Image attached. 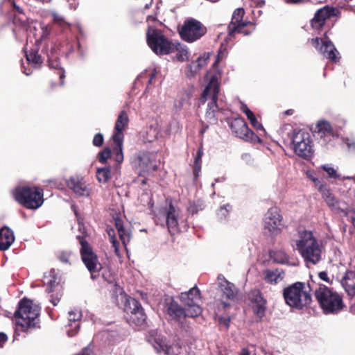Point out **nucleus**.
I'll use <instances>...</instances> for the list:
<instances>
[{"instance_id": "nucleus-1", "label": "nucleus", "mask_w": 355, "mask_h": 355, "mask_svg": "<svg viewBox=\"0 0 355 355\" xmlns=\"http://www.w3.org/2000/svg\"><path fill=\"white\" fill-rule=\"evenodd\" d=\"M314 295L325 315H337L346 308L343 295L324 284L318 285Z\"/></svg>"}, {"instance_id": "nucleus-2", "label": "nucleus", "mask_w": 355, "mask_h": 355, "mask_svg": "<svg viewBox=\"0 0 355 355\" xmlns=\"http://www.w3.org/2000/svg\"><path fill=\"white\" fill-rule=\"evenodd\" d=\"M297 250L306 263L316 264L322 259V248L311 231H298L295 240Z\"/></svg>"}, {"instance_id": "nucleus-3", "label": "nucleus", "mask_w": 355, "mask_h": 355, "mask_svg": "<svg viewBox=\"0 0 355 355\" xmlns=\"http://www.w3.org/2000/svg\"><path fill=\"white\" fill-rule=\"evenodd\" d=\"M40 307L37 304H34L33 300L24 297L19 301L14 316L21 331L26 332L32 329L40 328Z\"/></svg>"}, {"instance_id": "nucleus-4", "label": "nucleus", "mask_w": 355, "mask_h": 355, "mask_svg": "<svg viewBox=\"0 0 355 355\" xmlns=\"http://www.w3.org/2000/svg\"><path fill=\"white\" fill-rule=\"evenodd\" d=\"M283 297L287 305L297 309H302L312 302L310 288L306 289L305 283L295 282L283 289Z\"/></svg>"}, {"instance_id": "nucleus-5", "label": "nucleus", "mask_w": 355, "mask_h": 355, "mask_svg": "<svg viewBox=\"0 0 355 355\" xmlns=\"http://www.w3.org/2000/svg\"><path fill=\"white\" fill-rule=\"evenodd\" d=\"M44 191L39 187H20L15 189V200L23 207L36 209L44 202Z\"/></svg>"}, {"instance_id": "nucleus-6", "label": "nucleus", "mask_w": 355, "mask_h": 355, "mask_svg": "<svg viewBox=\"0 0 355 355\" xmlns=\"http://www.w3.org/2000/svg\"><path fill=\"white\" fill-rule=\"evenodd\" d=\"M76 239L80 245V254L81 260L89 272L91 278L96 279L99 277V272L103 268L98 257L84 236L78 235Z\"/></svg>"}, {"instance_id": "nucleus-7", "label": "nucleus", "mask_w": 355, "mask_h": 355, "mask_svg": "<svg viewBox=\"0 0 355 355\" xmlns=\"http://www.w3.org/2000/svg\"><path fill=\"white\" fill-rule=\"evenodd\" d=\"M220 92L219 84L217 78L212 76L202 92L201 101L205 102L207 97L210 95L211 101L207 105V109L205 113V119L209 124H216L218 123L217 113L220 108L218 105V96Z\"/></svg>"}, {"instance_id": "nucleus-8", "label": "nucleus", "mask_w": 355, "mask_h": 355, "mask_svg": "<svg viewBox=\"0 0 355 355\" xmlns=\"http://www.w3.org/2000/svg\"><path fill=\"white\" fill-rule=\"evenodd\" d=\"M146 42L151 50L158 55L174 53L177 46L160 30L152 27H148L146 32Z\"/></svg>"}, {"instance_id": "nucleus-9", "label": "nucleus", "mask_w": 355, "mask_h": 355, "mask_svg": "<svg viewBox=\"0 0 355 355\" xmlns=\"http://www.w3.org/2000/svg\"><path fill=\"white\" fill-rule=\"evenodd\" d=\"M129 118L125 111H121L116 119L114 134L112 137L114 142L113 156L114 159L121 164L123 161V143L124 139L123 130L128 127Z\"/></svg>"}, {"instance_id": "nucleus-10", "label": "nucleus", "mask_w": 355, "mask_h": 355, "mask_svg": "<svg viewBox=\"0 0 355 355\" xmlns=\"http://www.w3.org/2000/svg\"><path fill=\"white\" fill-rule=\"evenodd\" d=\"M310 134L304 130H294L291 137V144L295 153L304 159L311 157L312 148Z\"/></svg>"}, {"instance_id": "nucleus-11", "label": "nucleus", "mask_w": 355, "mask_h": 355, "mask_svg": "<svg viewBox=\"0 0 355 355\" xmlns=\"http://www.w3.org/2000/svg\"><path fill=\"white\" fill-rule=\"evenodd\" d=\"M180 300L187 308V315L189 318L197 317L202 313V308L199 305L201 300L200 291L196 286L190 288L187 292L181 293Z\"/></svg>"}, {"instance_id": "nucleus-12", "label": "nucleus", "mask_w": 355, "mask_h": 355, "mask_svg": "<svg viewBox=\"0 0 355 355\" xmlns=\"http://www.w3.org/2000/svg\"><path fill=\"white\" fill-rule=\"evenodd\" d=\"M232 132L238 137L252 144H261L262 140L252 130L244 119L241 117L236 118L232 120L230 124Z\"/></svg>"}, {"instance_id": "nucleus-13", "label": "nucleus", "mask_w": 355, "mask_h": 355, "mask_svg": "<svg viewBox=\"0 0 355 355\" xmlns=\"http://www.w3.org/2000/svg\"><path fill=\"white\" fill-rule=\"evenodd\" d=\"M179 33L183 40L193 42L204 35L206 29L200 21L191 19L184 21Z\"/></svg>"}, {"instance_id": "nucleus-14", "label": "nucleus", "mask_w": 355, "mask_h": 355, "mask_svg": "<svg viewBox=\"0 0 355 355\" xmlns=\"http://www.w3.org/2000/svg\"><path fill=\"white\" fill-rule=\"evenodd\" d=\"M282 220L279 209L277 207H270L265 214L264 229L269 233L276 235L281 232Z\"/></svg>"}, {"instance_id": "nucleus-15", "label": "nucleus", "mask_w": 355, "mask_h": 355, "mask_svg": "<svg viewBox=\"0 0 355 355\" xmlns=\"http://www.w3.org/2000/svg\"><path fill=\"white\" fill-rule=\"evenodd\" d=\"M179 210L175 207L172 202L166 207L159 209V212L165 219L166 225L168 232L171 235H174L180 230L178 216Z\"/></svg>"}, {"instance_id": "nucleus-16", "label": "nucleus", "mask_w": 355, "mask_h": 355, "mask_svg": "<svg viewBox=\"0 0 355 355\" xmlns=\"http://www.w3.org/2000/svg\"><path fill=\"white\" fill-rule=\"evenodd\" d=\"M338 10L334 7L325 6L318 10L311 20V26L315 30H320L327 19L336 15Z\"/></svg>"}, {"instance_id": "nucleus-17", "label": "nucleus", "mask_w": 355, "mask_h": 355, "mask_svg": "<svg viewBox=\"0 0 355 355\" xmlns=\"http://www.w3.org/2000/svg\"><path fill=\"white\" fill-rule=\"evenodd\" d=\"M249 299L251 302L255 304L253 311L254 313L259 318H262L266 313L267 308V300L263 297L261 291L258 288L250 291Z\"/></svg>"}, {"instance_id": "nucleus-18", "label": "nucleus", "mask_w": 355, "mask_h": 355, "mask_svg": "<svg viewBox=\"0 0 355 355\" xmlns=\"http://www.w3.org/2000/svg\"><path fill=\"white\" fill-rule=\"evenodd\" d=\"M49 277L50 279L47 282L46 291L48 293H53L51 295L50 301L54 306H56L62 295V286L60 284V279L55 275L54 271L49 272Z\"/></svg>"}, {"instance_id": "nucleus-19", "label": "nucleus", "mask_w": 355, "mask_h": 355, "mask_svg": "<svg viewBox=\"0 0 355 355\" xmlns=\"http://www.w3.org/2000/svg\"><path fill=\"white\" fill-rule=\"evenodd\" d=\"M166 313L170 320L181 324L182 327H183V321L187 317H189L187 308H182L173 300L166 304Z\"/></svg>"}, {"instance_id": "nucleus-20", "label": "nucleus", "mask_w": 355, "mask_h": 355, "mask_svg": "<svg viewBox=\"0 0 355 355\" xmlns=\"http://www.w3.org/2000/svg\"><path fill=\"white\" fill-rule=\"evenodd\" d=\"M317 135L322 145H327L334 139L337 138L338 135L334 130L329 122L320 121L317 123Z\"/></svg>"}, {"instance_id": "nucleus-21", "label": "nucleus", "mask_w": 355, "mask_h": 355, "mask_svg": "<svg viewBox=\"0 0 355 355\" xmlns=\"http://www.w3.org/2000/svg\"><path fill=\"white\" fill-rule=\"evenodd\" d=\"M67 187L80 196H87L89 189L83 178L78 176H72L67 181Z\"/></svg>"}, {"instance_id": "nucleus-22", "label": "nucleus", "mask_w": 355, "mask_h": 355, "mask_svg": "<svg viewBox=\"0 0 355 355\" xmlns=\"http://www.w3.org/2000/svg\"><path fill=\"white\" fill-rule=\"evenodd\" d=\"M340 284L349 297H355V272L354 271L347 270L340 280Z\"/></svg>"}, {"instance_id": "nucleus-23", "label": "nucleus", "mask_w": 355, "mask_h": 355, "mask_svg": "<svg viewBox=\"0 0 355 355\" xmlns=\"http://www.w3.org/2000/svg\"><path fill=\"white\" fill-rule=\"evenodd\" d=\"M255 30V24L248 21L241 24L236 29H231L227 31V39L230 40L234 37L237 33L243 34L245 36L250 35Z\"/></svg>"}, {"instance_id": "nucleus-24", "label": "nucleus", "mask_w": 355, "mask_h": 355, "mask_svg": "<svg viewBox=\"0 0 355 355\" xmlns=\"http://www.w3.org/2000/svg\"><path fill=\"white\" fill-rule=\"evenodd\" d=\"M320 53L331 62L336 63L340 60L339 52L329 40L323 42V49Z\"/></svg>"}, {"instance_id": "nucleus-25", "label": "nucleus", "mask_w": 355, "mask_h": 355, "mask_svg": "<svg viewBox=\"0 0 355 355\" xmlns=\"http://www.w3.org/2000/svg\"><path fill=\"white\" fill-rule=\"evenodd\" d=\"M15 241L13 232L7 227L0 230V251L8 250Z\"/></svg>"}, {"instance_id": "nucleus-26", "label": "nucleus", "mask_w": 355, "mask_h": 355, "mask_svg": "<svg viewBox=\"0 0 355 355\" xmlns=\"http://www.w3.org/2000/svg\"><path fill=\"white\" fill-rule=\"evenodd\" d=\"M218 279L219 280H222L219 283V287L223 294V296L228 300H234L237 293L234 284L228 282L223 277V278H220V276H218Z\"/></svg>"}, {"instance_id": "nucleus-27", "label": "nucleus", "mask_w": 355, "mask_h": 355, "mask_svg": "<svg viewBox=\"0 0 355 355\" xmlns=\"http://www.w3.org/2000/svg\"><path fill=\"white\" fill-rule=\"evenodd\" d=\"M284 271L282 269L266 270L264 279L270 284H277L284 278Z\"/></svg>"}, {"instance_id": "nucleus-28", "label": "nucleus", "mask_w": 355, "mask_h": 355, "mask_svg": "<svg viewBox=\"0 0 355 355\" xmlns=\"http://www.w3.org/2000/svg\"><path fill=\"white\" fill-rule=\"evenodd\" d=\"M127 322L130 325H135L137 327H141L146 323V315L144 312V309H140L137 313H133L130 316H125Z\"/></svg>"}, {"instance_id": "nucleus-29", "label": "nucleus", "mask_w": 355, "mask_h": 355, "mask_svg": "<svg viewBox=\"0 0 355 355\" xmlns=\"http://www.w3.org/2000/svg\"><path fill=\"white\" fill-rule=\"evenodd\" d=\"M245 10L242 8H236L232 16L231 21L227 26V31L234 28L236 29L241 24L248 21L243 20Z\"/></svg>"}, {"instance_id": "nucleus-30", "label": "nucleus", "mask_w": 355, "mask_h": 355, "mask_svg": "<svg viewBox=\"0 0 355 355\" xmlns=\"http://www.w3.org/2000/svg\"><path fill=\"white\" fill-rule=\"evenodd\" d=\"M140 309H143L140 302L133 297H125V301L124 304V312L125 313V316H130L133 313H137L138 310Z\"/></svg>"}, {"instance_id": "nucleus-31", "label": "nucleus", "mask_w": 355, "mask_h": 355, "mask_svg": "<svg viewBox=\"0 0 355 355\" xmlns=\"http://www.w3.org/2000/svg\"><path fill=\"white\" fill-rule=\"evenodd\" d=\"M241 110L245 114L252 127L257 130H261L264 131L263 125L257 121L254 113L249 109L246 104H241Z\"/></svg>"}, {"instance_id": "nucleus-32", "label": "nucleus", "mask_w": 355, "mask_h": 355, "mask_svg": "<svg viewBox=\"0 0 355 355\" xmlns=\"http://www.w3.org/2000/svg\"><path fill=\"white\" fill-rule=\"evenodd\" d=\"M114 225L117 230L118 234L122 243L125 246L130 240V234L123 227V222L120 218H114Z\"/></svg>"}, {"instance_id": "nucleus-33", "label": "nucleus", "mask_w": 355, "mask_h": 355, "mask_svg": "<svg viewBox=\"0 0 355 355\" xmlns=\"http://www.w3.org/2000/svg\"><path fill=\"white\" fill-rule=\"evenodd\" d=\"M25 56L29 63L40 67L43 62L42 56L38 53L37 46L31 49L28 52L26 51Z\"/></svg>"}, {"instance_id": "nucleus-34", "label": "nucleus", "mask_w": 355, "mask_h": 355, "mask_svg": "<svg viewBox=\"0 0 355 355\" xmlns=\"http://www.w3.org/2000/svg\"><path fill=\"white\" fill-rule=\"evenodd\" d=\"M269 256L270 259L277 263L283 264L288 261L287 254L282 250H271Z\"/></svg>"}, {"instance_id": "nucleus-35", "label": "nucleus", "mask_w": 355, "mask_h": 355, "mask_svg": "<svg viewBox=\"0 0 355 355\" xmlns=\"http://www.w3.org/2000/svg\"><path fill=\"white\" fill-rule=\"evenodd\" d=\"M322 198L324 200L327 205L331 209H334L338 204V200L336 198L334 195L331 192L329 189H327L324 190L323 192L321 193Z\"/></svg>"}, {"instance_id": "nucleus-36", "label": "nucleus", "mask_w": 355, "mask_h": 355, "mask_svg": "<svg viewBox=\"0 0 355 355\" xmlns=\"http://www.w3.org/2000/svg\"><path fill=\"white\" fill-rule=\"evenodd\" d=\"M176 45V49L175 51H177L175 58L179 62H184L189 60V54L185 46H183L180 43L176 42L174 43Z\"/></svg>"}, {"instance_id": "nucleus-37", "label": "nucleus", "mask_w": 355, "mask_h": 355, "mask_svg": "<svg viewBox=\"0 0 355 355\" xmlns=\"http://www.w3.org/2000/svg\"><path fill=\"white\" fill-rule=\"evenodd\" d=\"M137 159L140 167H148L151 162V153L147 151L140 152L137 155Z\"/></svg>"}, {"instance_id": "nucleus-38", "label": "nucleus", "mask_w": 355, "mask_h": 355, "mask_svg": "<svg viewBox=\"0 0 355 355\" xmlns=\"http://www.w3.org/2000/svg\"><path fill=\"white\" fill-rule=\"evenodd\" d=\"M113 153H114V147L112 148V150L110 147L104 148L103 150H101L98 153V158L99 162H101V164H105L108 159H110L111 157L114 159V156H113ZM114 160L118 164H119L115 159H114Z\"/></svg>"}, {"instance_id": "nucleus-39", "label": "nucleus", "mask_w": 355, "mask_h": 355, "mask_svg": "<svg viewBox=\"0 0 355 355\" xmlns=\"http://www.w3.org/2000/svg\"><path fill=\"white\" fill-rule=\"evenodd\" d=\"M68 319L69 322V325L72 326V322L74 324V329H79L80 327V321L82 318V313L80 311L74 310L69 312Z\"/></svg>"}, {"instance_id": "nucleus-40", "label": "nucleus", "mask_w": 355, "mask_h": 355, "mask_svg": "<svg viewBox=\"0 0 355 355\" xmlns=\"http://www.w3.org/2000/svg\"><path fill=\"white\" fill-rule=\"evenodd\" d=\"M96 178L99 182H107L111 178L110 168L109 167L98 168L96 171Z\"/></svg>"}, {"instance_id": "nucleus-41", "label": "nucleus", "mask_w": 355, "mask_h": 355, "mask_svg": "<svg viewBox=\"0 0 355 355\" xmlns=\"http://www.w3.org/2000/svg\"><path fill=\"white\" fill-rule=\"evenodd\" d=\"M12 4L13 6L15 18H16L17 14H18L19 15V20L23 24L26 23L27 21V18L23 12V9L20 6L17 5L15 1L12 2Z\"/></svg>"}, {"instance_id": "nucleus-42", "label": "nucleus", "mask_w": 355, "mask_h": 355, "mask_svg": "<svg viewBox=\"0 0 355 355\" xmlns=\"http://www.w3.org/2000/svg\"><path fill=\"white\" fill-rule=\"evenodd\" d=\"M52 17L53 22L60 27L64 28L69 26V24L66 21L65 19L60 15L53 12L52 13Z\"/></svg>"}, {"instance_id": "nucleus-43", "label": "nucleus", "mask_w": 355, "mask_h": 355, "mask_svg": "<svg viewBox=\"0 0 355 355\" xmlns=\"http://www.w3.org/2000/svg\"><path fill=\"white\" fill-rule=\"evenodd\" d=\"M200 70V69L196 64V61H193L188 66V73H187V76L189 78L194 77Z\"/></svg>"}, {"instance_id": "nucleus-44", "label": "nucleus", "mask_w": 355, "mask_h": 355, "mask_svg": "<svg viewBox=\"0 0 355 355\" xmlns=\"http://www.w3.org/2000/svg\"><path fill=\"white\" fill-rule=\"evenodd\" d=\"M168 346L162 339L156 340L154 344V347L158 352H164Z\"/></svg>"}, {"instance_id": "nucleus-45", "label": "nucleus", "mask_w": 355, "mask_h": 355, "mask_svg": "<svg viewBox=\"0 0 355 355\" xmlns=\"http://www.w3.org/2000/svg\"><path fill=\"white\" fill-rule=\"evenodd\" d=\"M321 168L327 173L329 178L336 179L338 178L336 171L329 165H322Z\"/></svg>"}, {"instance_id": "nucleus-46", "label": "nucleus", "mask_w": 355, "mask_h": 355, "mask_svg": "<svg viewBox=\"0 0 355 355\" xmlns=\"http://www.w3.org/2000/svg\"><path fill=\"white\" fill-rule=\"evenodd\" d=\"M51 33V29L47 26L42 27V34L38 40H36V43L42 42L46 40Z\"/></svg>"}, {"instance_id": "nucleus-47", "label": "nucleus", "mask_w": 355, "mask_h": 355, "mask_svg": "<svg viewBox=\"0 0 355 355\" xmlns=\"http://www.w3.org/2000/svg\"><path fill=\"white\" fill-rule=\"evenodd\" d=\"M323 42L319 37L312 38L310 40L311 45L318 51L321 52L323 49Z\"/></svg>"}, {"instance_id": "nucleus-48", "label": "nucleus", "mask_w": 355, "mask_h": 355, "mask_svg": "<svg viewBox=\"0 0 355 355\" xmlns=\"http://www.w3.org/2000/svg\"><path fill=\"white\" fill-rule=\"evenodd\" d=\"M104 137L103 134L97 133L94 135L92 141V144L94 146L101 147L103 145Z\"/></svg>"}, {"instance_id": "nucleus-49", "label": "nucleus", "mask_w": 355, "mask_h": 355, "mask_svg": "<svg viewBox=\"0 0 355 355\" xmlns=\"http://www.w3.org/2000/svg\"><path fill=\"white\" fill-rule=\"evenodd\" d=\"M312 181L315 183V187H317L320 193L323 192L324 190L328 189L326 183L319 179H312Z\"/></svg>"}, {"instance_id": "nucleus-50", "label": "nucleus", "mask_w": 355, "mask_h": 355, "mask_svg": "<svg viewBox=\"0 0 355 355\" xmlns=\"http://www.w3.org/2000/svg\"><path fill=\"white\" fill-rule=\"evenodd\" d=\"M71 256V252L63 251L61 252L58 255L59 260L64 263H69V258Z\"/></svg>"}, {"instance_id": "nucleus-51", "label": "nucleus", "mask_w": 355, "mask_h": 355, "mask_svg": "<svg viewBox=\"0 0 355 355\" xmlns=\"http://www.w3.org/2000/svg\"><path fill=\"white\" fill-rule=\"evenodd\" d=\"M209 59V57H202V56H200L199 58H197L196 61V64L198 66V67L200 68V69H201L203 67H205V65H207V60Z\"/></svg>"}, {"instance_id": "nucleus-52", "label": "nucleus", "mask_w": 355, "mask_h": 355, "mask_svg": "<svg viewBox=\"0 0 355 355\" xmlns=\"http://www.w3.org/2000/svg\"><path fill=\"white\" fill-rule=\"evenodd\" d=\"M284 1L287 4L302 5L309 3L310 0H284Z\"/></svg>"}, {"instance_id": "nucleus-53", "label": "nucleus", "mask_w": 355, "mask_h": 355, "mask_svg": "<svg viewBox=\"0 0 355 355\" xmlns=\"http://www.w3.org/2000/svg\"><path fill=\"white\" fill-rule=\"evenodd\" d=\"M114 248V252L116 255L119 254V243L116 239V236H112V239L110 240Z\"/></svg>"}, {"instance_id": "nucleus-54", "label": "nucleus", "mask_w": 355, "mask_h": 355, "mask_svg": "<svg viewBox=\"0 0 355 355\" xmlns=\"http://www.w3.org/2000/svg\"><path fill=\"white\" fill-rule=\"evenodd\" d=\"M175 348L178 349L176 346L173 347L171 345H168L166 350L164 351V353L166 355H178V352H177L175 350Z\"/></svg>"}, {"instance_id": "nucleus-55", "label": "nucleus", "mask_w": 355, "mask_h": 355, "mask_svg": "<svg viewBox=\"0 0 355 355\" xmlns=\"http://www.w3.org/2000/svg\"><path fill=\"white\" fill-rule=\"evenodd\" d=\"M318 277H320V279L326 282H331L330 278L329 277L327 272L325 271L320 272L318 273Z\"/></svg>"}, {"instance_id": "nucleus-56", "label": "nucleus", "mask_w": 355, "mask_h": 355, "mask_svg": "<svg viewBox=\"0 0 355 355\" xmlns=\"http://www.w3.org/2000/svg\"><path fill=\"white\" fill-rule=\"evenodd\" d=\"M201 171V164H194L193 168V175L195 180H196L199 176V173Z\"/></svg>"}, {"instance_id": "nucleus-57", "label": "nucleus", "mask_w": 355, "mask_h": 355, "mask_svg": "<svg viewBox=\"0 0 355 355\" xmlns=\"http://www.w3.org/2000/svg\"><path fill=\"white\" fill-rule=\"evenodd\" d=\"M92 351L89 347L83 348L80 352L74 355H92Z\"/></svg>"}, {"instance_id": "nucleus-58", "label": "nucleus", "mask_w": 355, "mask_h": 355, "mask_svg": "<svg viewBox=\"0 0 355 355\" xmlns=\"http://www.w3.org/2000/svg\"><path fill=\"white\" fill-rule=\"evenodd\" d=\"M188 211L193 215L196 214L198 212V206L195 203L191 204L188 208Z\"/></svg>"}, {"instance_id": "nucleus-59", "label": "nucleus", "mask_w": 355, "mask_h": 355, "mask_svg": "<svg viewBox=\"0 0 355 355\" xmlns=\"http://www.w3.org/2000/svg\"><path fill=\"white\" fill-rule=\"evenodd\" d=\"M219 322L220 324H223L226 327V329H228L230 326V319L229 318H220Z\"/></svg>"}, {"instance_id": "nucleus-60", "label": "nucleus", "mask_w": 355, "mask_h": 355, "mask_svg": "<svg viewBox=\"0 0 355 355\" xmlns=\"http://www.w3.org/2000/svg\"><path fill=\"white\" fill-rule=\"evenodd\" d=\"M7 340V335L3 332H0V347H2Z\"/></svg>"}, {"instance_id": "nucleus-61", "label": "nucleus", "mask_w": 355, "mask_h": 355, "mask_svg": "<svg viewBox=\"0 0 355 355\" xmlns=\"http://www.w3.org/2000/svg\"><path fill=\"white\" fill-rule=\"evenodd\" d=\"M58 75L60 76V84L63 85V79L65 78L64 71L62 69L58 70Z\"/></svg>"}, {"instance_id": "nucleus-62", "label": "nucleus", "mask_w": 355, "mask_h": 355, "mask_svg": "<svg viewBox=\"0 0 355 355\" xmlns=\"http://www.w3.org/2000/svg\"><path fill=\"white\" fill-rule=\"evenodd\" d=\"M254 3L257 7L261 8L265 5L266 2L264 0H257Z\"/></svg>"}, {"instance_id": "nucleus-63", "label": "nucleus", "mask_w": 355, "mask_h": 355, "mask_svg": "<svg viewBox=\"0 0 355 355\" xmlns=\"http://www.w3.org/2000/svg\"><path fill=\"white\" fill-rule=\"evenodd\" d=\"M107 234L110 237V240L112 239V236H115L114 230L112 228L107 230Z\"/></svg>"}, {"instance_id": "nucleus-64", "label": "nucleus", "mask_w": 355, "mask_h": 355, "mask_svg": "<svg viewBox=\"0 0 355 355\" xmlns=\"http://www.w3.org/2000/svg\"><path fill=\"white\" fill-rule=\"evenodd\" d=\"M294 110L293 109H288L284 112V114L290 116L294 114Z\"/></svg>"}]
</instances>
